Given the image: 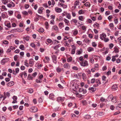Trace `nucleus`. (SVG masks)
<instances>
[{"label":"nucleus","mask_w":121,"mask_h":121,"mask_svg":"<svg viewBox=\"0 0 121 121\" xmlns=\"http://www.w3.org/2000/svg\"><path fill=\"white\" fill-rule=\"evenodd\" d=\"M108 100L111 99V101L113 103H115L116 102V97H113L112 95H109L108 98Z\"/></svg>","instance_id":"1"},{"label":"nucleus","mask_w":121,"mask_h":121,"mask_svg":"<svg viewBox=\"0 0 121 121\" xmlns=\"http://www.w3.org/2000/svg\"><path fill=\"white\" fill-rule=\"evenodd\" d=\"M80 64L83 67H87L89 65L88 61L86 60H84L82 62H80Z\"/></svg>","instance_id":"2"},{"label":"nucleus","mask_w":121,"mask_h":121,"mask_svg":"<svg viewBox=\"0 0 121 121\" xmlns=\"http://www.w3.org/2000/svg\"><path fill=\"white\" fill-rule=\"evenodd\" d=\"M80 2L79 0H76L74 2V6H72V8L74 9H76L77 6H78L80 4Z\"/></svg>","instance_id":"3"},{"label":"nucleus","mask_w":121,"mask_h":121,"mask_svg":"<svg viewBox=\"0 0 121 121\" xmlns=\"http://www.w3.org/2000/svg\"><path fill=\"white\" fill-rule=\"evenodd\" d=\"M9 60L8 58H5L3 59L1 61V64L2 65H4L5 63L7 62Z\"/></svg>","instance_id":"4"},{"label":"nucleus","mask_w":121,"mask_h":121,"mask_svg":"<svg viewBox=\"0 0 121 121\" xmlns=\"http://www.w3.org/2000/svg\"><path fill=\"white\" fill-rule=\"evenodd\" d=\"M53 62L55 64L57 63V56L55 55H53L52 56Z\"/></svg>","instance_id":"5"},{"label":"nucleus","mask_w":121,"mask_h":121,"mask_svg":"<svg viewBox=\"0 0 121 121\" xmlns=\"http://www.w3.org/2000/svg\"><path fill=\"white\" fill-rule=\"evenodd\" d=\"M30 111L31 112H37V109L36 107H32L30 109Z\"/></svg>","instance_id":"6"},{"label":"nucleus","mask_w":121,"mask_h":121,"mask_svg":"<svg viewBox=\"0 0 121 121\" xmlns=\"http://www.w3.org/2000/svg\"><path fill=\"white\" fill-rule=\"evenodd\" d=\"M5 26L9 28H10L11 27L10 23L8 21H6L4 22Z\"/></svg>","instance_id":"7"},{"label":"nucleus","mask_w":121,"mask_h":121,"mask_svg":"<svg viewBox=\"0 0 121 121\" xmlns=\"http://www.w3.org/2000/svg\"><path fill=\"white\" fill-rule=\"evenodd\" d=\"M6 116L4 115H3L0 117L1 121H5L6 120Z\"/></svg>","instance_id":"8"},{"label":"nucleus","mask_w":121,"mask_h":121,"mask_svg":"<svg viewBox=\"0 0 121 121\" xmlns=\"http://www.w3.org/2000/svg\"><path fill=\"white\" fill-rule=\"evenodd\" d=\"M8 7L9 8L14 7L15 6V4L13 2H10L9 4H7Z\"/></svg>","instance_id":"9"},{"label":"nucleus","mask_w":121,"mask_h":121,"mask_svg":"<svg viewBox=\"0 0 121 121\" xmlns=\"http://www.w3.org/2000/svg\"><path fill=\"white\" fill-rule=\"evenodd\" d=\"M65 98L64 97H60L57 98V101L58 102H60V101L62 102L64 101V99Z\"/></svg>","instance_id":"10"},{"label":"nucleus","mask_w":121,"mask_h":121,"mask_svg":"<svg viewBox=\"0 0 121 121\" xmlns=\"http://www.w3.org/2000/svg\"><path fill=\"white\" fill-rule=\"evenodd\" d=\"M13 101L12 102L13 103H16L17 102V97L15 96H14L13 97Z\"/></svg>","instance_id":"11"},{"label":"nucleus","mask_w":121,"mask_h":121,"mask_svg":"<svg viewBox=\"0 0 121 121\" xmlns=\"http://www.w3.org/2000/svg\"><path fill=\"white\" fill-rule=\"evenodd\" d=\"M106 37V35L105 34L103 33L100 34V38L102 40H103Z\"/></svg>","instance_id":"12"},{"label":"nucleus","mask_w":121,"mask_h":121,"mask_svg":"<svg viewBox=\"0 0 121 121\" xmlns=\"http://www.w3.org/2000/svg\"><path fill=\"white\" fill-rule=\"evenodd\" d=\"M44 8L43 7H40L39 8L38 10V12L39 14H41L43 13V10Z\"/></svg>","instance_id":"13"},{"label":"nucleus","mask_w":121,"mask_h":121,"mask_svg":"<svg viewBox=\"0 0 121 121\" xmlns=\"http://www.w3.org/2000/svg\"><path fill=\"white\" fill-rule=\"evenodd\" d=\"M63 66L64 68L67 69H69L70 68L69 65L68 63L65 64Z\"/></svg>","instance_id":"14"},{"label":"nucleus","mask_w":121,"mask_h":121,"mask_svg":"<svg viewBox=\"0 0 121 121\" xmlns=\"http://www.w3.org/2000/svg\"><path fill=\"white\" fill-rule=\"evenodd\" d=\"M14 84V82L13 81H11L8 82L7 84V86H13Z\"/></svg>","instance_id":"15"},{"label":"nucleus","mask_w":121,"mask_h":121,"mask_svg":"<svg viewBox=\"0 0 121 121\" xmlns=\"http://www.w3.org/2000/svg\"><path fill=\"white\" fill-rule=\"evenodd\" d=\"M54 95L53 94L51 93L49 95V98L50 99L54 100Z\"/></svg>","instance_id":"16"},{"label":"nucleus","mask_w":121,"mask_h":121,"mask_svg":"<svg viewBox=\"0 0 121 121\" xmlns=\"http://www.w3.org/2000/svg\"><path fill=\"white\" fill-rule=\"evenodd\" d=\"M85 10L82 9L79 10L78 12V13L79 14H84L85 13Z\"/></svg>","instance_id":"17"},{"label":"nucleus","mask_w":121,"mask_h":121,"mask_svg":"<svg viewBox=\"0 0 121 121\" xmlns=\"http://www.w3.org/2000/svg\"><path fill=\"white\" fill-rule=\"evenodd\" d=\"M55 11L57 13H60L62 11V9L58 7H56L55 8Z\"/></svg>","instance_id":"18"},{"label":"nucleus","mask_w":121,"mask_h":121,"mask_svg":"<svg viewBox=\"0 0 121 121\" xmlns=\"http://www.w3.org/2000/svg\"><path fill=\"white\" fill-rule=\"evenodd\" d=\"M52 42V41L51 39H49L47 40V41H46V44L48 45V44L51 43Z\"/></svg>","instance_id":"19"},{"label":"nucleus","mask_w":121,"mask_h":121,"mask_svg":"<svg viewBox=\"0 0 121 121\" xmlns=\"http://www.w3.org/2000/svg\"><path fill=\"white\" fill-rule=\"evenodd\" d=\"M4 97H9L10 96V94L9 92L4 93Z\"/></svg>","instance_id":"20"},{"label":"nucleus","mask_w":121,"mask_h":121,"mask_svg":"<svg viewBox=\"0 0 121 121\" xmlns=\"http://www.w3.org/2000/svg\"><path fill=\"white\" fill-rule=\"evenodd\" d=\"M73 34L74 35H77L78 33V30L77 29H75L72 31Z\"/></svg>","instance_id":"21"},{"label":"nucleus","mask_w":121,"mask_h":121,"mask_svg":"<svg viewBox=\"0 0 121 121\" xmlns=\"http://www.w3.org/2000/svg\"><path fill=\"white\" fill-rule=\"evenodd\" d=\"M91 5L90 3L89 2H87L84 4V5L85 6L88 7H90Z\"/></svg>","instance_id":"22"},{"label":"nucleus","mask_w":121,"mask_h":121,"mask_svg":"<svg viewBox=\"0 0 121 121\" xmlns=\"http://www.w3.org/2000/svg\"><path fill=\"white\" fill-rule=\"evenodd\" d=\"M87 50L88 52H90L94 51V48L92 47H89L87 48Z\"/></svg>","instance_id":"23"},{"label":"nucleus","mask_w":121,"mask_h":121,"mask_svg":"<svg viewBox=\"0 0 121 121\" xmlns=\"http://www.w3.org/2000/svg\"><path fill=\"white\" fill-rule=\"evenodd\" d=\"M83 41L87 43H89L90 42V40L86 38L84 39Z\"/></svg>","instance_id":"24"},{"label":"nucleus","mask_w":121,"mask_h":121,"mask_svg":"<svg viewBox=\"0 0 121 121\" xmlns=\"http://www.w3.org/2000/svg\"><path fill=\"white\" fill-rule=\"evenodd\" d=\"M117 86L116 85H114L112 87V89L113 90H115L117 89Z\"/></svg>","instance_id":"25"},{"label":"nucleus","mask_w":121,"mask_h":121,"mask_svg":"<svg viewBox=\"0 0 121 121\" xmlns=\"http://www.w3.org/2000/svg\"><path fill=\"white\" fill-rule=\"evenodd\" d=\"M96 89L93 87H90L88 88V90L91 91L92 92H93L96 90Z\"/></svg>","instance_id":"26"},{"label":"nucleus","mask_w":121,"mask_h":121,"mask_svg":"<svg viewBox=\"0 0 121 121\" xmlns=\"http://www.w3.org/2000/svg\"><path fill=\"white\" fill-rule=\"evenodd\" d=\"M52 29H53L56 31H57L58 30V28L55 25L52 27Z\"/></svg>","instance_id":"27"},{"label":"nucleus","mask_w":121,"mask_h":121,"mask_svg":"<svg viewBox=\"0 0 121 121\" xmlns=\"http://www.w3.org/2000/svg\"><path fill=\"white\" fill-rule=\"evenodd\" d=\"M84 19V17L82 16H80L78 17L79 20L81 21H83Z\"/></svg>","instance_id":"28"},{"label":"nucleus","mask_w":121,"mask_h":121,"mask_svg":"<svg viewBox=\"0 0 121 121\" xmlns=\"http://www.w3.org/2000/svg\"><path fill=\"white\" fill-rule=\"evenodd\" d=\"M56 71L58 72H60L62 70H63L64 71V69L63 68H61L59 67H58L56 69Z\"/></svg>","instance_id":"29"},{"label":"nucleus","mask_w":121,"mask_h":121,"mask_svg":"<svg viewBox=\"0 0 121 121\" xmlns=\"http://www.w3.org/2000/svg\"><path fill=\"white\" fill-rule=\"evenodd\" d=\"M45 28L46 29H48L49 28V25L48 22H46L45 23Z\"/></svg>","instance_id":"30"},{"label":"nucleus","mask_w":121,"mask_h":121,"mask_svg":"<svg viewBox=\"0 0 121 121\" xmlns=\"http://www.w3.org/2000/svg\"><path fill=\"white\" fill-rule=\"evenodd\" d=\"M64 45L65 46H67L68 47H70L69 43H68L67 41H65L64 42Z\"/></svg>","instance_id":"31"},{"label":"nucleus","mask_w":121,"mask_h":121,"mask_svg":"<svg viewBox=\"0 0 121 121\" xmlns=\"http://www.w3.org/2000/svg\"><path fill=\"white\" fill-rule=\"evenodd\" d=\"M27 78L29 80H32L33 79V78L32 76V75H31L30 74H29L28 75Z\"/></svg>","instance_id":"32"},{"label":"nucleus","mask_w":121,"mask_h":121,"mask_svg":"<svg viewBox=\"0 0 121 121\" xmlns=\"http://www.w3.org/2000/svg\"><path fill=\"white\" fill-rule=\"evenodd\" d=\"M19 48L21 50H23L25 49V47L23 45L21 44Z\"/></svg>","instance_id":"33"},{"label":"nucleus","mask_w":121,"mask_h":121,"mask_svg":"<svg viewBox=\"0 0 121 121\" xmlns=\"http://www.w3.org/2000/svg\"><path fill=\"white\" fill-rule=\"evenodd\" d=\"M14 31L16 30L18 32H23L24 31L23 29L21 28H17L16 29H14Z\"/></svg>","instance_id":"34"},{"label":"nucleus","mask_w":121,"mask_h":121,"mask_svg":"<svg viewBox=\"0 0 121 121\" xmlns=\"http://www.w3.org/2000/svg\"><path fill=\"white\" fill-rule=\"evenodd\" d=\"M59 26L60 29L63 27L64 26L63 23L62 22L60 23L59 24Z\"/></svg>","instance_id":"35"},{"label":"nucleus","mask_w":121,"mask_h":121,"mask_svg":"<svg viewBox=\"0 0 121 121\" xmlns=\"http://www.w3.org/2000/svg\"><path fill=\"white\" fill-rule=\"evenodd\" d=\"M96 82L98 85H100L101 84L100 80L99 79H97L96 80Z\"/></svg>","instance_id":"36"},{"label":"nucleus","mask_w":121,"mask_h":121,"mask_svg":"<svg viewBox=\"0 0 121 121\" xmlns=\"http://www.w3.org/2000/svg\"><path fill=\"white\" fill-rule=\"evenodd\" d=\"M44 29L43 28L41 27L38 30V31L40 33H43L44 32Z\"/></svg>","instance_id":"37"},{"label":"nucleus","mask_w":121,"mask_h":121,"mask_svg":"<svg viewBox=\"0 0 121 121\" xmlns=\"http://www.w3.org/2000/svg\"><path fill=\"white\" fill-rule=\"evenodd\" d=\"M82 49H80V50H78L76 52V54L77 55H79L82 53L81 50Z\"/></svg>","instance_id":"38"},{"label":"nucleus","mask_w":121,"mask_h":121,"mask_svg":"<svg viewBox=\"0 0 121 121\" xmlns=\"http://www.w3.org/2000/svg\"><path fill=\"white\" fill-rule=\"evenodd\" d=\"M1 8L2 9L1 10L2 11H3L4 10H6L7 9L6 8L5 6L4 5L2 6H1Z\"/></svg>","instance_id":"39"},{"label":"nucleus","mask_w":121,"mask_h":121,"mask_svg":"<svg viewBox=\"0 0 121 121\" xmlns=\"http://www.w3.org/2000/svg\"><path fill=\"white\" fill-rule=\"evenodd\" d=\"M119 50L116 47L114 48V50L113 51L114 52H115L116 53H118L119 52Z\"/></svg>","instance_id":"40"},{"label":"nucleus","mask_w":121,"mask_h":121,"mask_svg":"<svg viewBox=\"0 0 121 121\" xmlns=\"http://www.w3.org/2000/svg\"><path fill=\"white\" fill-rule=\"evenodd\" d=\"M93 26L95 27L98 28L99 26V24H98L97 23L95 22Z\"/></svg>","instance_id":"41"},{"label":"nucleus","mask_w":121,"mask_h":121,"mask_svg":"<svg viewBox=\"0 0 121 121\" xmlns=\"http://www.w3.org/2000/svg\"><path fill=\"white\" fill-rule=\"evenodd\" d=\"M1 1L3 3L5 4L8 3V0H1Z\"/></svg>","instance_id":"42"},{"label":"nucleus","mask_w":121,"mask_h":121,"mask_svg":"<svg viewBox=\"0 0 121 121\" xmlns=\"http://www.w3.org/2000/svg\"><path fill=\"white\" fill-rule=\"evenodd\" d=\"M82 77L83 79L84 80H86V76L85 74L84 73H83L82 74Z\"/></svg>","instance_id":"43"},{"label":"nucleus","mask_w":121,"mask_h":121,"mask_svg":"<svg viewBox=\"0 0 121 121\" xmlns=\"http://www.w3.org/2000/svg\"><path fill=\"white\" fill-rule=\"evenodd\" d=\"M121 108V103H118V105L116 106V108L117 109Z\"/></svg>","instance_id":"44"},{"label":"nucleus","mask_w":121,"mask_h":121,"mask_svg":"<svg viewBox=\"0 0 121 121\" xmlns=\"http://www.w3.org/2000/svg\"><path fill=\"white\" fill-rule=\"evenodd\" d=\"M33 90L32 88H30L28 90V92L30 93H31L33 92Z\"/></svg>","instance_id":"45"},{"label":"nucleus","mask_w":121,"mask_h":121,"mask_svg":"<svg viewBox=\"0 0 121 121\" xmlns=\"http://www.w3.org/2000/svg\"><path fill=\"white\" fill-rule=\"evenodd\" d=\"M8 13L9 15H12L13 13V11L10 10L8 11Z\"/></svg>","instance_id":"46"},{"label":"nucleus","mask_w":121,"mask_h":121,"mask_svg":"<svg viewBox=\"0 0 121 121\" xmlns=\"http://www.w3.org/2000/svg\"><path fill=\"white\" fill-rule=\"evenodd\" d=\"M38 73L37 72H35L33 73L32 75V76L33 78H35L36 76L37 75Z\"/></svg>","instance_id":"47"},{"label":"nucleus","mask_w":121,"mask_h":121,"mask_svg":"<svg viewBox=\"0 0 121 121\" xmlns=\"http://www.w3.org/2000/svg\"><path fill=\"white\" fill-rule=\"evenodd\" d=\"M25 65L27 67H28L29 66V65L28 63V60H26L24 62Z\"/></svg>","instance_id":"48"},{"label":"nucleus","mask_w":121,"mask_h":121,"mask_svg":"<svg viewBox=\"0 0 121 121\" xmlns=\"http://www.w3.org/2000/svg\"><path fill=\"white\" fill-rule=\"evenodd\" d=\"M60 45L59 44L54 47V48L55 50H57V49L60 46Z\"/></svg>","instance_id":"49"},{"label":"nucleus","mask_w":121,"mask_h":121,"mask_svg":"<svg viewBox=\"0 0 121 121\" xmlns=\"http://www.w3.org/2000/svg\"><path fill=\"white\" fill-rule=\"evenodd\" d=\"M86 22L87 24H89L92 23V21L90 19H88L87 20Z\"/></svg>","instance_id":"50"},{"label":"nucleus","mask_w":121,"mask_h":121,"mask_svg":"<svg viewBox=\"0 0 121 121\" xmlns=\"http://www.w3.org/2000/svg\"><path fill=\"white\" fill-rule=\"evenodd\" d=\"M3 43L4 44H7L9 43L8 41L6 40H4L3 41Z\"/></svg>","instance_id":"51"},{"label":"nucleus","mask_w":121,"mask_h":121,"mask_svg":"<svg viewBox=\"0 0 121 121\" xmlns=\"http://www.w3.org/2000/svg\"><path fill=\"white\" fill-rule=\"evenodd\" d=\"M72 60V57H70L67 59V61L68 62H71Z\"/></svg>","instance_id":"52"},{"label":"nucleus","mask_w":121,"mask_h":121,"mask_svg":"<svg viewBox=\"0 0 121 121\" xmlns=\"http://www.w3.org/2000/svg\"><path fill=\"white\" fill-rule=\"evenodd\" d=\"M45 58L46 60V62L47 63L50 60L48 56H45Z\"/></svg>","instance_id":"53"},{"label":"nucleus","mask_w":121,"mask_h":121,"mask_svg":"<svg viewBox=\"0 0 121 121\" xmlns=\"http://www.w3.org/2000/svg\"><path fill=\"white\" fill-rule=\"evenodd\" d=\"M71 22H74L75 23H77L78 21L76 19H73L71 21Z\"/></svg>","instance_id":"54"},{"label":"nucleus","mask_w":121,"mask_h":121,"mask_svg":"<svg viewBox=\"0 0 121 121\" xmlns=\"http://www.w3.org/2000/svg\"><path fill=\"white\" fill-rule=\"evenodd\" d=\"M4 51L3 49H0V56H2V55Z\"/></svg>","instance_id":"55"},{"label":"nucleus","mask_w":121,"mask_h":121,"mask_svg":"<svg viewBox=\"0 0 121 121\" xmlns=\"http://www.w3.org/2000/svg\"><path fill=\"white\" fill-rule=\"evenodd\" d=\"M22 13L24 15H27L28 14V12L25 11H23L22 12Z\"/></svg>","instance_id":"56"},{"label":"nucleus","mask_w":121,"mask_h":121,"mask_svg":"<svg viewBox=\"0 0 121 121\" xmlns=\"http://www.w3.org/2000/svg\"><path fill=\"white\" fill-rule=\"evenodd\" d=\"M64 21L65 22V23L67 24V25H68V24L69 22V21L67 19H64Z\"/></svg>","instance_id":"57"},{"label":"nucleus","mask_w":121,"mask_h":121,"mask_svg":"<svg viewBox=\"0 0 121 121\" xmlns=\"http://www.w3.org/2000/svg\"><path fill=\"white\" fill-rule=\"evenodd\" d=\"M114 46V45L112 43L109 44V47L110 49H111Z\"/></svg>","instance_id":"58"},{"label":"nucleus","mask_w":121,"mask_h":121,"mask_svg":"<svg viewBox=\"0 0 121 121\" xmlns=\"http://www.w3.org/2000/svg\"><path fill=\"white\" fill-rule=\"evenodd\" d=\"M95 81V79L94 78L92 79L91 80V83H94Z\"/></svg>","instance_id":"59"},{"label":"nucleus","mask_w":121,"mask_h":121,"mask_svg":"<svg viewBox=\"0 0 121 121\" xmlns=\"http://www.w3.org/2000/svg\"><path fill=\"white\" fill-rule=\"evenodd\" d=\"M71 46L72 47V49L76 50V47L74 45H71Z\"/></svg>","instance_id":"60"},{"label":"nucleus","mask_w":121,"mask_h":121,"mask_svg":"<svg viewBox=\"0 0 121 121\" xmlns=\"http://www.w3.org/2000/svg\"><path fill=\"white\" fill-rule=\"evenodd\" d=\"M97 45V44L95 42H93L92 43V46L93 47H96Z\"/></svg>","instance_id":"61"},{"label":"nucleus","mask_w":121,"mask_h":121,"mask_svg":"<svg viewBox=\"0 0 121 121\" xmlns=\"http://www.w3.org/2000/svg\"><path fill=\"white\" fill-rule=\"evenodd\" d=\"M79 60L81 61V62H82V61H83V57L82 56H81L79 58Z\"/></svg>","instance_id":"62"},{"label":"nucleus","mask_w":121,"mask_h":121,"mask_svg":"<svg viewBox=\"0 0 121 121\" xmlns=\"http://www.w3.org/2000/svg\"><path fill=\"white\" fill-rule=\"evenodd\" d=\"M109 26L111 29H112L114 25L113 23H111L109 24Z\"/></svg>","instance_id":"63"},{"label":"nucleus","mask_w":121,"mask_h":121,"mask_svg":"<svg viewBox=\"0 0 121 121\" xmlns=\"http://www.w3.org/2000/svg\"><path fill=\"white\" fill-rule=\"evenodd\" d=\"M117 75H115L113 76L112 79L114 80H115L117 79Z\"/></svg>","instance_id":"64"}]
</instances>
